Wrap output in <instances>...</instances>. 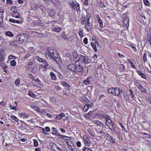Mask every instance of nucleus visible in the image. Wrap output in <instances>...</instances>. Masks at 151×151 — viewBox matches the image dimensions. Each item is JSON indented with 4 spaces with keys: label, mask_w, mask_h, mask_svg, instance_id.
<instances>
[{
    "label": "nucleus",
    "mask_w": 151,
    "mask_h": 151,
    "mask_svg": "<svg viewBox=\"0 0 151 151\" xmlns=\"http://www.w3.org/2000/svg\"><path fill=\"white\" fill-rule=\"evenodd\" d=\"M140 91L142 92L146 93L147 92V90L145 88H144L142 86L141 87V88L139 89Z\"/></svg>",
    "instance_id": "obj_42"
},
{
    "label": "nucleus",
    "mask_w": 151,
    "mask_h": 151,
    "mask_svg": "<svg viewBox=\"0 0 151 151\" xmlns=\"http://www.w3.org/2000/svg\"><path fill=\"white\" fill-rule=\"evenodd\" d=\"M51 148L53 151H56V148L57 147V145L54 143H50Z\"/></svg>",
    "instance_id": "obj_14"
},
{
    "label": "nucleus",
    "mask_w": 151,
    "mask_h": 151,
    "mask_svg": "<svg viewBox=\"0 0 151 151\" xmlns=\"http://www.w3.org/2000/svg\"><path fill=\"white\" fill-rule=\"evenodd\" d=\"M91 14L90 13H87L86 15V17L84 16V15H82L81 18L83 19L88 24H90L89 20L91 18Z\"/></svg>",
    "instance_id": "obj_7"
},
{
    "label": "nucleus",
    "mask_w": 151,
    "mask_h": 151,
    "mask_svg": "<svg viewBox=\"0 0 151 151\" xmlns=\"http://www.w3.org/2000/svg\"><path fill=\"white\" fill-rule=\"evenodd\" d=\"M10 109H13L14 110L16 109V108L15 107L13 106L11 104H10L9 105Z\"/></svg>",
    "instance_id": "obj_62"
},
{
    "label": "nucleus",
    "mask_w": 151,
    "mask_h": 151,
    "mask_svg": "<svg viewBox=\"0 0 151 151\" xmlns=\"http://www.w3.org/2000/svg\"><path fill=\"white\" fill-rule=\"evenodd\" d=\"M129 62L131 64V66L134 68H135V66L134 63H132V62H131V60L129 61Z\"/></svg>",
    "instance_id": "obj_58"
},
{
    "label": "nucleus",
    "mask_w": 151,
    "mask_h": 151,
    "mask_svg": "<svg viewBox=\"0 0 151 151\" xmlns=\"http://www.w3.org/2000/svg\"><path fill=\"white\" fill-rule=\"evenodd\" d=\"M114 89H115V88H109L108 89V92L109 93H111L113 95L114 92Z\"/></svg>",
    "instance_id": "obj_27"
},
{
    "label": "nucleus",
    "mask_w": 151,
    "mask_h": 151,
    "mask_svg": "<svg viewBox=\"0 0 151 151\" xmlns=\"http://www.w3.org/2000/svg\"><path fill=\"white\" fill-rule=\"evenodd\" d=\"M51 59L53 60L57 63H58L60 62V61L61 58H60L59 55H58L56 53H55V54L54 57H53V58H51Z\"/></svg>",
    "instance_id": "obj_8"
},
{
    "label": "nucleus",
    "mask_w": 151,
    "mask_h": 151,
    "mask_svg": "<svg viewBox=\"0 0 151 151\" xmlns=\"http://www.w3.org/2000/svg\"><path fill=\"white\" fill-rule=\"evenodd\" d=\"M121 91H122L119 88L116 87L115 88V89L114 90V92L113 95L115 96H119L120 95Z\"/></svg>",
    "instance_id": "obj_9"
},
{
    "label": "nucleus",
    "mask_w": 151,
    "mask_h": 151,
    "mask_svg": "<svg viewBox=\"0 0 151 151\" xmlns=\"http://www.w3.org/2000/svg\"><path fill=\"white\" fill-rule=\"evenodd\" d=\"M96 17V18L97 19L98 21V22H101L102 21L101 19H100V18L99 15H97Z\"/></svg>",
    "instance_id": "obj_57"
},
{
    "label": "nucleus",
    "mask_w": 151,
    "mask_h": 151,
    "mask_svg": "<svg viewBox=\"0 0 151 151\" xmlns=\"http://www.w3.org/2000/svg\"><path fill=\"white\" fill-rule=\"evenodd\" d=\"M84 144L87 147H89L91 144L89 140H87V139H86V140H85L84 138Z\"/></svg>",
    "instance_id": "obj_25"
},
{
    "label": "nucleus",
    "mask_w": 151,
    "mask_h": 151,
    "mask_svg": "<svg viewBox=\"0 0 151 151\" xmlns=\"http://www.w3.org/2000/svg\"><path fill=\"white\" fill-rule=\"evenodd\" d=\"M50 74L51 75L52 79L53 80H55L56 79V78L55 74L52 72H50Z\"/></svg>",
    "instance_id": "obj_26"
},
{
    "label": "nucleus",
    "mask_w": 151,
    "mask_h": 151,
    "mask_svg": "<svg viewBox=\"0 0 151 151\" xmlns=\"http://www.w3.org/2000/svg\"><path fill=\"white\" fill-rule=\"evenodd\" d=\"M69 5L70 7L75 11H80L79 4L75 0H69L68 1Z\"/></svg>",
    "instance_id": "obj_1"
},
{
    "label": "nucleus",
    "mask_w": 151,
    "mask_h": 151,
    "mask_svg": "<svg viewBox=\"0 0 151 151\" xmlns=\"http://www.w3.org/2000/svg\"><path fill=\"white\" fill-rule=\"evenodd\" d=\"M76 145L78 147H79L81 146V143L80 142H77L76 143Z\"/></svg>",
    "instance_id": "obj_63"
},
{
    "label": "nucleus",
    "mask_w": 151,
    "mask_h": 151,
    "mask_svg": "<svg viewBox=\"0 0 151 151\" xmlns=\"http://www.w3.org/2000/svg\"><path fill=\"white\" fill-rule=\"evenodd\" d=\"M61 30V28L60 27H55L54 29V31L57 32H59Z\"/></svg>",
    "instance_id": "obj_33"
},
{
    "label": "nucleus",
    "mask_w": 151,
    "mask_h": 151,
    "mask_svg": "<svg viewBox=\"0 0 151 151\" xmlns=\"http://www.w3.org/2000/svg\"><path fill=\"white\" fill-rule=\"evenodd\" d=\"M102 117H104L106 120V125L108 126V127L109 128L111 129H112L110 127V125H108V124H110L111 125H112V127L113 128V129H114V124L112 122V120L110 118L109 116L106 114H105Z\"/></svg>",
    "instance_id": "obj_5"
},
{
    "label": "nucleus",
    "mask_w": 151,
    "mask_h": 151,
    "mask_svg": "<svg viewBox=\"0 0 151 151\" xmlns=\"http://www.w3.org/2000/svg\"><path fill=\"white\" fill-rule=\"evenodd\" d=\"M83 42L85 44H86L88 43V39L87 38H85L83 40Z\"/></svg>",
    "instance_id": "obj_55"
},
{
    "label": "nucleus",
    "mask_w": 151,
    "mask_h": 151,
    "mask_svg": "<svg viewBox=\"0 0 151 151\" xmlns=\"http://www.w3.org/2000/svg\"><path fill=\"white\" fill-rule=\"evenodd\" d=\"M78 34L80 37H83V31L82 30L79 31L78 32Z\"/></svg>",
    "instance_id": "obj_54"
},
{
    "label": "nucleus",
    "mask_w": 151,
    "mask_h": 151,
    "mask_svg": "<svg viewBox=\"0 0 151 151\" xmlns=\"http://www.w3.org/2000/svg\"><path fill=\"white\" fill-rule=\"evenodd\" d=\"M92 111H89L88 113L86 114L85 116L87 118H89V116L91 115L92 113Z\"/></svg>",
    "instance_id": "obj_48"
},
{
    "label": "nucleus",
    "mask_w": 151,
    "mask_h": 151,
    "mask_svg": "<svg viewBox=\"0 0 151 151\" xmlns=\"http://www.w3.org/2000/svg\"><path fill=\"white\" fill-rule=\"evenodd\" d=\"M83 151H92V150L90 149L85 147H84V148L83 149Z\"/></svg>",
    "instance_id": "obj_52"
},
{
    "label": "nucleus",
    "mask_w": 151,
    "mask_h": 151,
    "mask_svg": "<svg viewBox=\"0 0 151 151\" xmlns=\"http://www.w3.org/2000/svg\"><path fill=\"white\" fill-rule=\"evenodd\" d=\"M62 35L63 38L66 40H69L71 38V36L67 35L65 33H64Z\"/></svg>",
    "instance_id": "obj_18"
},
{
    "label": "nucleus",
    "mask_w": 151,
    "mask_h": 151,
    "mask_svg": "<svg viewBox=\"0 0 151 151\" xmlns=\"http://www.w3.org/2000/svg\"><path fill=\"white\" fill-rule=\"evenodd\" d=\"M90 24H88V23L86 24L85 28L88 31H90L91 29L92 26H91Z\"/></svg>",
    "instance_id": "obj_19"
},
{
    "label": "nucleus",
    "mask_w": 151,
    "mask_h": 151,
    "mask_svg": "<svg viewBox=\"0 0 151 151\" xmlns=\"http://www.w3.org/2000/svg\"><path fill=\"white\" fill-rule=\"evenodd\" d=\"M107 135L108 137H109V139L110 141L112 143L115 142V139L112 137L110 136L109 134H108Z\"/></svg>",
    "instance_id": "obj_28"
},
{
    "label": "nucleus",
    "mask_w": 151,
    "mask_h": 151,
    "mask_svg": "<svg viewBox=\"0 0 151 151\" xmlns=\"http://www.w3.org/2000/svg\"><path fill=\"white\" fill-rule=\"evenodd\" d=\"M28 95L32 97H35V96L36 95L33 93L32 92L29 91L28 93Z\"/></svg>",
    "instance_id": "obj_45"
},
{
    "label": "nucleus",
    "mask_w": 151,
    "mask_h": 151,
    "mask_svg": "<svg viewBox=\"0 0 151 151\" xmlns=\"http://www.w3.org/2000/svg\"><path fill=\"white\" fill-rule=\"evenodd\" d=\"M5 34L6 35L9 37H12L14 36L13 34L10 31L6 32L5 33Z\"/></svg>",
    "instance_id": "obj_31"
},
{
    "label": "nucleus",
    "mask_w": 151,
    "mask_h": 151,
    "mask_svg": "<svg viewBox=\"0 0 151 151\" xmlns=\"http://www.w3.org/2000/svg\"><path fill=\"white\" fill-rule=\"evenodd\" d=\"M143 134L147 136V138H151V135L149 134L148 133H145V132H143Z\"/></svg>",
    "instance_id": "obj_50"
},
{
    "label": "nucleus",
    "mask_w": 151,
    "mask_h": 151,
    "mask_svg": "<svg viewBox=\"0 0 151 151\" xmlns=\"http://www.w3.org/2000/svg\"><path fill=\"white\" fill-rule=\"evenodd\" d=\"M55 50L52 48L48 47L47 50L45 53V55L47 59H50L53 58L54 57L55 53Z\"/></svg>",
    "instance_id": "obj_2"
},
{
    "label": "nucleus",
    "mask_w": 151,
    "mask_h": 151,
    "mask_svg": "<svg viewBox=\"0 0 151 151\" xmlns=\"http://www.w3.org/2000/svg\"><path fill=\"white\" fill-rule=\"evenodd\" d=\"M9 22H12L14 23H19V21L18 20H16L14 19H10L9 20Z\"/></svg>",
    "instance_id": "obj_29"
},
{
    "label": "nucleus",
    "mask_w": 151,
    "mask_h": 151,
    "mask_svg": "<svg viewBox=\"0 0 151 151\" xmlns=\"http://www.w3.org/2000/svg\"><path fill=\"white\" fill-rule=\"evenodd\" d=\"M119 70L121 72H123L124 70L125 66L124 65L121 64L119 65Z\"/></svg>",
    "instance_id": "obj_30"
},
{
    "label": "nucleus",
    "mask_w": 151,
    "mask_h": 151,
    "mask_svg": "<svg viewBox=\"0 0 151 151\" xmlns=\"http://www.w3.org/2000/svg\"><path fill=\"white\" fill-rule=\"evenodd\" d=\"M10 65L12 66H14L16 65V62L15 60H12L10 62Z\"/></svg>",
    "instance_id": "obj_40"
},
{
    "label": "nucleus",
    "mask_w": 151,
    "mask_h": 151,
    "mask_svg": "<svg viewBox=\"0 0 151 151\" xmlns=\"http://www.w3.org/2000/svg\"><path fill=\"white\" fill-rule=\"evenodd\" d=\"M55 89L57 90H61V88L58 86H55Z\"/></svg>",
    "instance_id": "obj_60"
},
{
    "label": "nucleus",
    "mask_w": 151,
    "mask_h": 151,
    "mask_svg": "<svg viewBox=\"0 0 151 151\" xmlns=\"http://www.w3.org/2000/svg\"><path fill=\"white\" fill-rule=\"evenodd\" d=\"M137 73L142 78L144 79H146V75L143 73L141 71L139 70L137 71Z\"/></svg>",
    "instance_id": "obj_16"
},
{
    "label": "nucleus",
    "mask_w": 151,
    "mask_h": 151,
    "mask_svg": "<svg viewBox=\"0 0 151 151\" xmlns=\"http://www.w3.org/2000/svg\"><path fill=\"white\" fill-rule=\"evenodd\" d=\"M94 123L99 125L100 127H102L104 126V124L101 123V122L99 121H95Z\"/></svg>",
    "instance_id": "obj_21"
},
{
    "label": "nucleus",
    "mask_w": 151,
    "mask_h": 151,
    "mask_svg": "<svg viewBox=\"0 0 151 151\" xmlns=\"http://www.w3.org/2000/svg\"><path fill=\"white\" fill-rule=\"evenodd\" d=\"M88 0H85L83 3V5L85 6H87L88 5Z\"/></svg>",
    "instance_id": "obj_56"
},
{
    "label": "nucleus",
    "mask_w": 151,
    "mask_h": 151,
    "mask_svg": "<svg viewBox=\"0 0 151 151\" xmlns=\"http://www.w3.org/2000/svg\"><path fill=\"white\" fill-rule=\"evenodd\" d=\"M37 60L39 62H42V63H43L45 61V59H44L40 58L39 57H37Z\"/></svg>",
    "instance_id": "obj_41"
},
{
    "label": "nucleus",
    "mask_w": 151,
    "mask_h": 151,
    "mask_svg": "<svg viewBox=\"0 0 151 151\" xmlns=\"http://www.w3.org/2000/svg\"><path fill=\"white\" fill-rule=\"evenodd\" d=\"M91 45L94 49V51L95 52H97V50L96 49V45L93 43L91 42Z\"/></svg>",
    "instance_id": "obj_32"
},
{
    "label": "nucleus",
    "mask_w": 151,
    "mask_h": 151,
    "mask_svg": "<svg viewBox=\"0 0 151 151\" xmlns=\"http://www.w3.org/2000/svg\"><path fill=\"white\" fill-rule=\"evenodd\" d=\"M88 108H86V105H85L83 109V110L85 111V112H86L87 111H88Z\"/></svg>",
    "instance_id": "obj_61"
},
{
    "label": "nucleus",
    "mask_w": 151,
    "mask_h": 151,
    "mask_svg": "<svg viewBox=\"0 0 151 151\" xmlns=\"http://www.w3.org/2000/svg\"><path fill=\"white\" fill-rule=\"evenodd\" d=\"M60 137H59V138L60 139L69 140L70 139L69 137L66 136H62L61 135H60Z\"/></svg>",
    "instance_id": "obj_23"
},
{
    "label": "nucleus",
    "mask_w": 151,
    "mask_h": 151,
    "mask_svg": "<svg viewBox=\"0 0 151 151\" xmlns=\"http://www.w3.org/2000/svg\"><path fill=\"white\" fill-rule=\"evenodd\" d=\"M43 64H44V65H45V66H44V68L45 69H47V68L49 66V65L47 63L46 61L44 62Z\"/></svg>",
    "instance_id": "obj_36"
},
{
    "label": "nucleus",
    "mask_w": 151,
    "mask_h": 151,
    "mask_svg": "<svg viewBox=\"0 0 151 151\" xmlns=\"http://www.w3.org/2000/svg\"><path fill=\"white\" fill-rule=\"evenodd\" d=\"M35 110L37 111H40V109L37 106H33L32 107Z\"/></svg>",
    "instance_id": "obj_47"
},
{
    "label": "nucleus",
    "mask_w": 151,
    "mask_h": 151,
    "mask_svg": "<svg viewBox=\"0 0 151 151\" xmlns=\"http://www.w3.org/2000/svg\"><path fill=\"white\" fill-rule=\"evenodd\" d=\"M75 70L74 72L77 73V72L83 73L84 71V69L83 66H81L78 61H76L75 63Z\"/></svg>",
    "instance_id": "obj_4"
},
{
    "label": "nucleus",
    "mask_w": 151,
    "mask_h": 151,
    "mask_svg": "<svg viewBox=\"0 0 151 151\" xmlns=\"http://www.w3.org/2000/svg\"><path fill=\"white\" fill-rule=\"evenodd\" d=\"M29 38V36L28 35L26 34H22L17 35L16 37V38L17 40L21 42H27L28 41Z\"/></svg>",
    "instance_id": "obj_3"
},
{
    "label": "nucleus",
    "mask_w": 151,
    "mask_h": 151,
    "mask_svg": "<svg viewBox=\"0 0 151 151\" xmlns=\"http://www.w3.org/2000/svg\"><path fill=\"white\" fill-rule=\"evenodd\" d=\"M96 132L98 134H101L102 136H106V133L103 132L102 130H99V129Z\"/></svg>",
    "instance_id": "obj_20"
},
{
    "label": "nucleus",
    "mask_w": 151,
    "mask_h": 151,
    "mask_svg": "<svg viewBox=\"0 0 151 151\" xmlns=\"http://www.w3.org/2000/svg\"><path fill=\"white\" fill-rule=\"evenodd\" d=\"M73 58L75 59H76L78 57V54L77 53L76 51H74L73 54Z\"/></svg>",
    "instance_id": "obj_34"
},
{
    "label": "nucleus",
    "mask_w": 151,
    "mask_h": 151,
    "mask_svg": "<svg viewBox=\"0 0 151 151\" xmlns=\"http://www.w3.org/2000/svg\"><path fill=\"white\" fill-rule=\"evenodd\" d=\"M143 2L145 4L146 6H149L150 5V3L147 0H143Z\"/></svg>",
    "instance_id": "obj_44"
},
{
    "label": "nucleus",
    "mask_w": 151,
    "mask_h": 151,
    "mask_svg": "<svg viewBox=\"0 0 151 151\" xmlns=\"http://www.w3.org/2000/svg\"><path fill=\"white\" fill-rule=\"evenodd\" d=\"M98 2L99 3V6L100 7L102 8L106 6L105 5L104 3L101 0H99Z\"/></svg>",
    "instance_id": "obj_22"
},
{
    "label": "nucleus",
    "mask_w": 151,
    "mask_h": 151,
    "mask_svg": "<svg viewBox=\"0 0 151 151\" xmlns=\"http://www.w3.org/2000/svg\"><path fill=\"white\" fill-rule=\"evenodd\" d=\"M42 114H44L45 115H47L48 117H50V118L52 116L50 114L47 113L45 112H42Z\"/></svg>",
    "instance_id": "obj_46"
},
{
    "label": "nucleus",
    "mask_w": 151,
    "mask_h": 151,
    "mask_svg": "<svg viewBox=\"0 0 151 151\" xmlns=\"http://www.w3.org/2000/svg\"><path fill=\"white\" fill-rule=\"evenodd\" d=\"M147 54L146 53H144L143 56V60L145 63L147 61Z\"/></svg>",
    "instance_id": "obj_39"
},
{
    "label": "nucleus",
    "mask_w": 151,
    "mask_h": 151,
    "mask_svg": "<svg viewBox=\"0 0 151 151\" xmlns=\"http://www.w3.org/2000/svg\"><path fill=\"white\" fill-rule=\"evenodd\" d=\"M88 133H89V134L91 135V136L93 137H94L95 136L94 134H93L92 133V131L90 129H88Z\"/></svg>",
    "instance_id": "obj_51"
},
{
    "label": "nucleus",
    "mask_w": 151,
    "mask_h": 151,
    "mask_svg": "<svg viewBox=\"0 0 151 151\" xmlns=\"http://www.w3.org/2000/svg\"><path fill=\"white\" fill-rule=\"evenodd\" d=\"M33 141L34 146L35 147H37L38 145L37 141L36 139H34Z\"/></svg>",
    "instance_id": "obj_43"
},
{
    "label": "nucleus",
    "mask_w": 151,
    "mask_h": 151,
    "mask_svg": "<svg viewBox=\"0 0 151 151\" xmlns=\"http://www.w3.org/2000/svg\"><path fill=\"white\" fill-rule=\"evenodd\" d=\"M65 116V114L63 113H61L60 114L58 115L55 117V119L57 120H60L62 117Z\"/></svg>",
    "instance_id": "obj_15"
},
{
    "label": "nucleus",
    "mask_w": 151,
    "mask_h": 151,
    "mask_svg": "<svg viewBox=\"0 0 151 151\" xmlns=\"http://www.w3.org/2000/svg\"><path fill=\"white\" fill-rule=\"evenodd\" d=\"M29 116V115L28 114H27L26 113H24L23 114L22 116L24 118H27Z\"/></svg>",
    "instance_id": "obj_53"
},
{
    "label": "nucleus",
    "mask_w": 151,
    "mask_h": 151,
    "mask_svg": "<svg viewBox=\"0 0 151 151\" xmlns=\"http://www.w3.org/2000/svg\"><path fill=\"white\" fill-rule=\"evenodd\" d=\"M81 60L83 61V63H88L90 62V60L87 56H85L82 55H80L78 60L76 61H78V62H79V61Z\"/></svg>",
    "instance_id": "obj_6"
},
{
    "label": "nucleus",
    "mask_w": 151,
    "mask_h": 151,
    "mask_svg": "<svg viewBox=\"0 0 151 151\" xmlns=\"http://www.w3.org/2000/svg\"><path fill=\"white\" fill-rule=\"evenodd\" d=\"M11 118L13 120L16 121H18V119L15 116H12L11 117Z\"/></svg>",
    "instance_id": "obj_49"
},
{
    "label": "nucleus",
    "mask_w": 151,
    "mask_h": 151,
    "mask_svg": "<svg viewBox=\"0 0 151 151\" xmlns=\"http://www.w3.org/2000/svg\"><path fill=\"white\" fill-rule=\"evenodd\" d=\"M55 14V12L54 10H50L49 11V16L52 17Z\"/></svg>",
    "instance_id": "obj_24"
},
{
    "label": "nucleus",
    "mask_w": 151,
    "mask_h": 151,
    "mask_svg": "<svg viewBox=\"0 0 151 151\" xmlns=\"http://www.w3.org/2000/svg\"><path fill=\"white\" fill-rule=\"evenodd\" d=\"M20 78H18L15 81V82H14L15 84L16 85L18 86L20 84Z\"/></svg>",
    "instance_id": "obj_37"
},
{
    "label": "nucleus",
    "mask_w": 151,
    "mask_h": 151,
    "mask_svg": "<svg viewBox=\"0 0 151 151\" xmlns=\"http://www.w3.org/2000/svg\"><path fill=\"white\" fill-rule=\"evenodd\" d=\"M4 13V12L3 11L0 12V26H1V23L3 22V14Z\"/></svg>",
    "instance_id": "obj_17"
},
{
    "label": "nucleus",
    "mask_w": 151,
    "mask_h": 151,
    "mask_svg": "<svg viewBox=\"0 0 151 151\" xmlns=\"http://www.w3.org/2000/svg\"><path fill=\"white\" fill-rule=\"evenodd\" d=\"M20 14L17 12L13 11L12 13V16L14 17L18 18L20 17Z\"/></svg>",
    "instance_id": "obj_13"
},
{
    "label": "nucleus",
    "mask_w": 151,
    "mask_h": 151,
    "mask_svg": "<svg viewBox=\"0 0 151 151\" xmlns=\"http://www.w3.org/2000/svg\"><path fill=\"white\" fill-rule=\"evenodd\" d=\"M58 0H43V1L46 3H49L50 2H51L52 4H54V1H56Z\"/></svg>",
    "instance_id": "obj_35"
},
{
    "label": "nucleus",
    "mask_w": 151,
    "mask_h": 151,
    "mask_svg": "<svg viewBox=\"0 0 151 151\" xmlns=\"http://www.w3.org/2000/svg\"><path fill=\"white\" fill-rule=\"evenodd\" d=\"M130 94L132 96V97L133 99H135V95L134 92L132 90H130Z\"/></svg>",
    "instance_id": "obj_38"
},
{
    "label": "nucleus",
    "mask_w": 151,
    "mask_h": 151,
    "mask_svg": "<svg viewBox=\"0 0 151 151\" xmlns=\"http://www.w3.org/2000/svg\"><path fill=\"white\" fill-rule=\"evenodd\" d=\"M82 99L85 101H87L88 100V98L87 96H84Z\"/></svg>",
    "instance_id": "obj_64"
},
{
    "label": "nucleus",
    "mask_w": 151,
    "mask_h": 151,
    "mask_svg": "<svg viewBox=\"0 0 151 151\" xmlns=\"http://www.w3.org/2000/svg\"><path fill=\"white\" fill-rule=\"evenodd\" d=\"M52 131L53 132H57V130L56 128H55L54 127H52Z\"/></svg>",
    "instance_id": "obj_59"
},
{
    "label": "nucleus",
    "mask_w": 151,
    "mask_h": 151,
    "mask_svg": "<svg viewBox=\"0 0 151 151\" xmlns=\"http://www.w3.org/2000/svg\"><path fill=\"white\" fill-rule=\"evenodd\" d=\"M92 78L91 76H89L87 78L86 80L83 81V83L86 85L90 84L91 83V80Z\"/></svg>",
    "instance_id": "obj_11"
},
{
    "label": "nucleus",
    "mask_w": 151,
    "mask_h": 151,
    "mask_svg": "<svg viewBox=\"0 0 151 151\" xmlns=\"http://www.w3.org/2000/svg\"><path fill=\"white\" fill-rule=\"evenodd\" d=\"M75 64H70L68 65V68L69 70H71L73 72H74L75 70Z\"/></svg>",
    "instance_id": "obj_12"
},
{
    "label": "nucleus",
    "mask_w": 151,
    "mask_h": 151,
    "mask_svg": "<svg viewBox=\"0 0 151 151\" xmlns=\"http://www.w3.org/2000/svg\"><path fill=\"white\" fill-rule=\"evenodd\" d=\"M60 83L61 84L63 85V86L68 90L69 91L70 90V86L68 85L66 82L61 81Z\"/></svg>",
    "instance_id": "obj_10"
}]
</instances>
